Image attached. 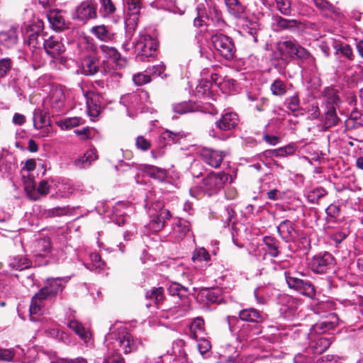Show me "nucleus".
<instances>
[{"mask_svg": "<svg viewBox=\"0 0 363 363\" xmlns=\"http://www.w3.org/2000/svg\"><path fill=\"white\" fill-rule=\"evenodd\" d=\"M50 300L45 297L40 291L32 298L30 306V319L36 322L43 314L46 305Z\"/></svg>", "mask_w": 363, "mask_h": 363, "instance_id": "dca6fc26", "label": "nucleus"}, {"mask_svg": "<svg viewBox=\"0 0 363 363\" xmlns=\"http://www.w3.org/2000/svg\"><path fill=\"white\" fill-rule=\"evenodd\" d=\"M99 70V60L94 57H82L80 72L86 76L94 75Z\"/></svg>", "mask_w": 363, "mask_h": 363, "instance_id": "393cba45", "label": "nucleus"}, {"mask_svg": "<svg viewBox=\"0 0 363 363\" xmlns=\"http://www.w3.org/2000/svg\"><path fill=\"white\" fill-rule=\"evenodd\" d=\"M71 213L72 209H70L69 206L55 207L48 210L46 212V215L48 217H55L67 216L68 214H70Z\"/></svg>", "mask_w": 363, "mask_h": 363, "instance_id": "680f3d73", "label": "nucleus"}, {"mask_svg": "<svg viewBox=\"0 0 363 363\" xmlns=\"http://www.w3.org/2000/svg\"><path fill=\"white\" fill-rule=\"evenodd\" d=\"M232 177L224 172H211L200 184L199 191L208 196L218 193L228 182H232Z\"/></svg>", "mask_w": 363, "mask_h": 363, "instance_id": "423d86ee", "label": "nucleus"}, {"mask_svg": "<svg viewBox=\"0 0 363 363\" xmlns=\"http://www.w3.org/2000/svg\"><path fill=\"white\" fill-rule=\"evenodd\" d=\"M99 14L104 18H110L116 11V6L113 0H99Z\"/></svg>", "mask_w": 363, "mask_h": 363, "instance_id": "4c0bfd02", "label": "nucleus"}, {"mask_svg": "<svg viewBox=\"0 0 363 363\" xmlns=\"http://www.w3.org/2000/svg\"><path fill=\"white\" fill-rule=\"evenodd\" d=\"M206 72H209L206 69L202 71L201 74L205 79H202L196 87L195 94L199 98L209 96L211 94L210 89L212 85L208 79V76H206Z\"/></svg>", "mask_w": 363, "mask_h": 363, "instance_id": "f704fd0d", "label": "nucleus"}, {"mask_svg": "<svg viewBox=\"0 0 363 363\" xmlns=\"http://www.w3.org/2000/svg\"><path fill=\"white\" fill-rule=\"evenodd\" d=\"M55 249L51 246L50 240L48 238H43L37 240L35 243V255L40 257H53Z\"/></svg>", "mask_w": 363, "mask_h": 363, "instance_id": "c85d7f7f", "label": "nucleus"}, {"mask_svg": "<svg viewBox=\"0 0 363 363\" xmlns=\"http://www.w3.org/2000/svg\"><path fill=\"white\" fill-rule=\"evenodd\" d=\"M23 26L25 28H26V32L44 34V23L39 18H33L30 23L27 25L26 23H24Z\"/></svg>", "mask_w": 363, "mask_h": 363, "instance_id": "bf43d9fd", "label": "nucleus"}, {"mask_svg": "<svg viewBox=\"0 0 363 363\" xmlns=\"http://www.w3.org/2000/svg\"><path fill=\"white\" fill-rule=\"evenodd\" d=\"M165 68V65L162 62H160L158 65L148 67L146 72L150 74V76L152 75L163 77L164 76H165V74H164Z\"/></svg>", "mask_w": 363, "mask_h": 363, "instance_id": "774afa93", "label": "nucleus"}, {"mask_svg": "<svg viewBox=\"0 0 363 363\" xmlns=\"http://www.w3.org/2000/svg\"><path fill=\"white\" fill-rule=\"evenodd\" d=\"M239 317V320L242 323H252L253 324H258L266 318V315L264 313L252 308L240 311Z\"/></svg>", "mask_w": 363, "mask_h": 363, "instance_id": "b1692460", "label": "nucleus"}, {"mask_svg": "<svg viewBox=\"0 0 363 363\" xmlns=\"http://www.w3.org/2000/svg\"><path fill=\"white\" fill-rule=\"evenodd\" d=\"M335 264V259L328 252L314 256L309 262V267L316 274H324L332 269Z\"/></svg>", "mask_w": 363, "mask_h": 363, "instance_id": "4468645a", "label": "nucleus"}, {"mask_svg": "<svg viewBox=\"0 0 363 363\" xmlns=\"http://www.w3.org/2000/svg\"><path fill=\"white\" fill-rule=\"evenodd\" d=\"M90 33L97 39L105 43L112 42L115 38V33L104 24L91 27Z\"/></svg>", "mask_w": 363, "mask_h": 363, "instance_id": "a878e982", "label": "nucleus"}, {"mask_svg": "<svg viewBox=\"0 0 363 363\" xmlns=\"http://www.w3.org/2000/svg\"><path fill=\"white\" fill-rule=\"evenodd\" d=\"M339 325V318L335 313L329 314L325 320L313 325L308 333V350L313 354L324 352L331 345V339L323 334L334 330Z\"/></svg>", "mask_w": 363, "mask_h": 363, "instance_id": "f03ea898", "label": "nucleus"}, {"mask_svg": "<svg viewBox=\"0 0 363 363\" xmlns=\"http://www.w3.org/2000/svg\"><path fill=\"white\" fill-rule=\"evenodd\" d=\"M227 155V151L208 147H203L200 151L203 162L213 168H218Z\"/></svg>", "mask_w": 363, "mask_h": 363, "instance_id": "2eb2a0df", "label": "nucleus"}, {"mask_svg": "<svg viewBox=\"0 0 363 363\" xmlns=\"http://www.w3.org/2000/svg\"><path fill=\"white\" fill-rule=\"evenodd\" d=\"M210 259L211 256L204 247L196 248L193 252L192 259L195 262H207L209 261Z\"/></svg>", "mask_w": 363, "mask_h": 363, "instance_id": "052dcab7", "label": "nucleus"}, {"mask_svg": "<svg viewBox=\"0 0 363 363\" xmlns=\"http://www.w3.org/2000/svg\"><path fill=\"white\" fill-rule=\"evenodd\" d=\"M83 92L84 91L83 90ZM86 100L87 113L91 118V120H94L99 115L101 111V106L98 104L99 99L94 93L88 91L84 93Z\"/></svg>", "mask_w": 363, "mask_h": 363, "instance_id": "bb28decb", "label": "nucleus"}, {"mask_svg": "<svg viewBox=\"0 0 363 363\" xmlns=\"http://www.w3.org/2000/svg\"><path fill=\"white\" fill-rule=\"evenodd\" d=\"M148 102L149 94L143 89L131 94H124L121 98V103L126 107L127 113L129 116H133L135 113L138 111L143 112L144 106Z\"/></svg>", "mask_w": 363, "mask_h": 363, "instance_id": "6e6552de", "label": "nucleus"}, {"mask_svg": "<svg viewBox=\"0 0 363 363\" xmlns=\"http://www.w3.org/2000/svg\"><path fill=\"white\" fill-rule=\"evenodd\" d=\"M97 159L95 150L87 151L82 157L77 159L75 164L79 168H86L90 166L91 163Z\"/></svg>", "mask_w": 363, "mask_h": 363, "instance_id": "c03bdc74", "label": "nucleus"}, {"mask_svg": "<svg viewBox=\"0 0 363 363\" xmlns=\"http://www.w3.org/2000/svg\"><path fill=\"white\" fill-rule=\"evenodd\" d=\"M75 18L83 22L96 19L97 15V4L95 0H84L75 9Z\"/></svg>", "mask_w": 363, "mask_h": 363, "instance_id": "ddd939ff", "label": "nucleus"}, {"mask_svg": "<svg viewBox=\"0 0 363 363\" xmlns=\"http://www.w3.org/2000/svg\"><path fill=\"white\" fill-rule=\"evenodd\" d=\"M298 44L293 40H288L281 42L279 48L282 55H288L290 57H295L296 50Z\"/></svg>", "mask_w": 363, "mask_h": 363, "instance_id": "a19ab883", "label": "nucleus"}, {"mask_svg": "<svg viewBox=\"0 0 363 363\" xmlns=\"http://www.w3.org/2000/svg\"><path fill=\"white\" fill-rule=\"evenodd\" d=\"M67 324V327L73 330L86 346L92 347L94 345L91 333L85 330L82 323L74 318L69 320Z\"/></svg>", "mask_w": 363, "mask_h": 363, "instance_id": "aec40b11", "label": "nucleus"}, {"mask_svg": "<svg viewBox=\"0 0 363 363\" xmlns=\"http://www.w3.org/2000/svg\"><path fill=\"white\" fill-rule=\"evenodd\" d=\"M185 133L183 131L172 132L170 130L162 131L157 140V149L151 151V155L153 158L156 159L162 157L164 155L163 148L172 143H179L182 138L185 137Z\"/></svg>", "mask_w": 363, "mask_h": 363, "instance_id": "f8f14e48", "label": "nucleus"}, {"mask_svg": "<svg viewBox=\"0 0 363 363\" xmlns=\"http://www.w3.org/2000/svg\"><path fill=\"white\" fill-rule=\"evenodd\" d=\"M9 266L13 269L21 271L30 267L31 262L23 255H18L10 259Z\"/></svg>", "mask_w": 363, "mask_h": 363, "instance_id": "ea45409f", "label": "nucleus"}, {"mask_svg": "<svg viewBox=\"0 0 363 363\" xmlns=\"http://www.w3.org/2000/svg\"><path fill=\"white\" fill-rule=\"evenodd\" d=\"M43 47L48 55L55 58L65 51V46L58 38L50 36L48 38H43Z\"/></svg>", "mask_w": 363, "mask_h": 363, "instance_id": "412c9836", "label": "nucleus"}, {"mask_svg": "<svg viewBox=\"0 0 363 363\" xmlns=\"http://www.w3.org/2000/svg\"><path fill=\"white\" fill-rule=\"evenodd\" d=\"M263 242L266 245V250L273 257H277L279 255L278 241L273 237L265 236Z\"/></svg>", "mask_w": 363, "mask_h": 363, "instance_id": "8fccbe9b", "label": "nucleus"}, {"mask_svg": "<svg viewBox=\"0 0 363 363\" xmlns=\"http://www.w3.org/2000/svg\"><path fill=\"white\" fill-rule=\"evenodd\" d=\"M239 118L234 112H226L216 122L218 131L212 130L209 134L211 136L220 140H227L231 135V131L238 124Z\"/></svg>", "mask_w": 363, "mask_h": 363, "instance_id": "0eeeda50", "label": "nucleus"}, {"mask_svg": "<svg viewBox=\"0 0 363 363\" xmlns=\"http://www.w3.org/2000/svg\"><path fill=\"white\" fill-rule=\"evenodd\" d=\"M33 125L35 128H41L46 125V117L43 116L40 110H35L33 112Z\"/></svg>", "mask_w": 363, "mask_h": 363, "instance_id": "338daca9", "label": "nucleus"}, {"mask_svg": "<svg viewBox=\"0 0 363 363\" xmlns=\"http://www.w3.org/2000/svg\"><path fill=\"white\" fill-rule=\"evenodd\" d=\"M277 231L279 235L286 242L293 241L297 236L296 230L294 228L293 223L289 220H285L281 222L277 226Z\"/></svg>", "mask_w": 363, "mask_h": 363, "instance_id": "cd10ccee", "label": "nucleus"}, {"mask_svg": "<svg viewBox=\"0 0 363 363\" xmlns=\"http://www.w3.org/2000/svg\"><path fill=\"white\" fill-rule=\"evenodd\" d=\"M48 19L52 28L57 31H60L65 27V21L60 12H50L48 14Z\"/></svg>", "mask_w": 363, "mask_h": 363, "instance_id": "58836bf2", "label": "nucleus"}, {"mask_svg": "<svg viewBox=\"0 0 363 363\" xmlns=\"http://www.w3.org/2000/svg\"><path fill=\"white\" fill-rule=\"evenodd\" d=\"M50 104L51 108L55 113L62 111L65 104V94L62 86H56L52 89L50 96Z\"/></svg>", "mask_w": 363, "mask_h": 363, "instance_id": "4be33fe9", "label": "nucleus"}, {"mask_svg": "<svg viewBox=\"0 0 363 363\" xmlns=\"http://www.w3.org/2000/svg\"><path fill=\"white\" fill-rule=\"evenodd\" d=\"M145 171L152 177L159 181L165 180L167 174L163 169L152 165H147L145 167Z\"/></svg>", "mask_w": 363, "mask_h": 363, "instance_id": "864d4df0", "label": "nucleus"}, {"mask_svg": "<svg viewBox=\"0 0 363 363\" xmlns=\"http://www.w3.org/2000/svg\"><path fill=\"white\" fill-rule=\"evenodd\" d=\"M211 43L217 53L227 60L234 57L235 45L232 39L222 33H216L211 36Z\"/></svg>", "mask_w": 363, "mask_h": 363, "instance_id": "9b49d317", "label": "nucleus"}, {"mask_svg": "<svg viewBox=\"0 0 363 363\" xmlns=\"http://www.w3.org/2000/svg\"><path fill=\"white\" fill-rule=\"evenodd\" d=\"M105 343L110 354L103 363H123L121 354L116 352L128 354L135 351L141 345L140 340L135 339L121 323H115L110 328Z\"/></svg>", "mask_w": 363, "mask_h": 363, "instance_id": "f257e3e1", "label": "nucleus"}, {"mask_svg": "<svg viewBox=\"0 0 363 363\" xmlns=\"http://www.w3.org/2000/svg\"><path fill=\"white\" fill-rule=\"evenodd\" d=\"M91 264L87 267L90 270H96L100 272L104 270L106 267V263L101 259V256L96 252H92L89 255Z\"/></svg>", "mask_w": 363, "mask_h": 363, "instance_id": "5fc2aeb1", "label": "nucleus"}, {"mask_svg": "<svg viewBox=\"0 0 363 363\" xmlns=\"http://www.w3.org/2000/svg\"><path fill=\"white\" fill-rule=\"evenodd\" d=\"M18 41L17 28H11L8 30L0 32V43L5 47L12 48Z\"/></svg>", "mask_w": 363, "mask_h": 363, "instance_id": "2f4dec72", "label": "nucleus"}, {"mask_svg": "<svg viewBox=\"0 0 363 363\" xmlns=\"http://www.w3.org/2000/svg\"><path fill=\"white\" fill-rule=\"evenodd\" d=\"M327 194L325 189L323 187H316L307 192L306 197L308 202L316 203L318 201L325 196Z\"/></svg>", "mask_w": 363, "mask_h": 363, "instance_id": "6e6d98bb", "label": "nucleus"}, {"mask_svg": "<svg viewBox=\"0 0 363 363\" xmlns=\"http://www.w3.org/2000/svg\"><path fill=\"white\" fill-rule=\"evenodd\" d=\"M146 296L147 298L153 300L158 305L162 303L164 298L163 289L161 287L153 288L150 292L147 293Z\"/></svg>", "mask_w": 363, "mask_h": 363, "instance_id": "0e129e2a", "label": "nucleus"}, {"mask_svg": "<svg viewBox=\"0 0 363 363\" xmlns=\"http://www.w3.org/2000/svg\"><path fill=\"white\" fill-rule=\"evenodd\" d=\"M45 34H39V33H33L26 32L25 41L33 48H38L41 45H43V38H45Z\"/></svg>", "mask_w": 363, "mask_h": 363, "instance_id": "09e8293b", "label": "nucleus"}, {"mask_svg": "<svg viewBox=\"0 0 363 363\" xmlns=\"http://www.w3.org/2000/svg\"><path fill=\"white\" fill-rule=\"evenodd\" d=\"M323 97L328 106H337L340 101L337 91L332 87H326L324 89Z\"/></svg>", "mask_w": 363, "mask_h": 363, "instance_id": "de8ad7c7", "label": "nucleus"}, {"mask_svg": "<svg viewBox=\"0 0 363 363\" xmlns=\"http://www.w3.org/2000/svg\"><path fill=\"white\" fill-rule=\"evenodd\" d=\"M284 276L288 286L290 289L309 298H313L315 296V289L312 283L310 281L304 280L299 277V276H304L303 273L291 274L289 272H285Z\"/></svg>", "mask_w": 363, "mask_h": 363, "instance_id": "9d476101", "label": "nucleus"}, {"mask_svg": "<svg viewBox=\"0 0 363 363\" xmlns=\"http://www.w3.org/2000/svg\"><path fill=\"white\" fill-rule=\"evenodd\" d=\"M228 323L230 332L239 342L252 339L262 332L259 325L242 323L235 317H228Z\"/></svg>", "mask_w": 363, "mask_h": 363, "instance_id": "39448f33", "label": "nucleus"}, {"mask_svg": "<svg viewBox=\"0 0 363 363\" xmlns=\"http://www.w3.org/2000/svg\"><path fill=\"white\" fill-rule=\"evenodd\" d=\"M68 279L66 278H50L48 279L46 285L40 290V291L48 299L57 295L63 289L62 281H67Z\"/></svg>", "mask_w": 363, "mask_h": 363, "instance_id": "6ab92c4d", "label": "nucleus"}, {"mask_svg": "<svg viewBox=\"0 0 363 363\" xmlns=\"http://www.w3.org/2000/svg\"><path fill=\"white\" fill-rule=\"evenodd\" d=\"M77 48L82 57L90 56L95 50V45L91 38L83 36L78 41Z\"/></svg>", "mask_w": 363, "mask_h": 363, "instance_id": "473e14b6", "label": "nucleus"}, {"mask_svg": "<svg viewBox=\"0 0 363 363\" xmlns=\"http://www.w3.org/2000/svg\"><path fill=\"white\" fill-rule=\"evenodd\" d=\"M99 50L104 57L112 60L117 67L121 69L126 66V59L121 57L116 48L103 44L99 46Z\"/></svg>", "mask_w": 363, "mask_h": 363, "instance_id": "a211bd4d", "label": "nucleus"}, {"mask_svg": "<svg viewBox=\"0 0 363 363\" xmlns=\"http://www.w3.org/2000/svg\"><path fill=\"white\" fill-rule=\"evenodd\" d=\"M145 201V206L150 218L147 227L152 232L157 233L164 228L166 220L171 217L170 212L164 208L162 202L152 203L150 196H147Z\"/></svg>", "mask_w": 363, "mask_h": 363, "instance_id": "7ed1b4c3", "label": "nucleus"}, {"mask_svg": "<svg viewBox=\"0 0 363 363\" xmlns=\"http://www.w3.org/2000/svg\"><path fill=\"white\" fill-rule=\"evenodd\" d=\"M173 111L179 114H185L188 113L199 111V106L192 101H183L172 104Z\"/></svg>", "mask_w": 363, "mask_h": 363, "instance_id": "e433bc0d", "label": "nucleus"}, {"mask_svg": "<svg viewBox=\"0 0 363 363\" xmlns=\"http://www.w3.org/2000/svg\"><path fill=\"white\" fill-rule=\"evenodd\" d=\"M126 32L132 34L138 26L140 15V0H123Z\"/></svg>", "mask_w": 363, "mask_h": 363, "instance_id": "1a4fd4ad", "label": "nucleus"}, {"mask_svg": "<svg viewBox=\"0 0 363 363\" xmlns=\"http://www.w3.org/2000/svg\"><path fill=\"white\" fill-rule=\"evenodd\" d=\"M84 119L80 117L66 118L57 122V125L62 130H69L82 125Z\"/></svg>", "mask_w": 363, "mask_h": 363, "instance_id": "49530a36", "label": "nucleus"}, {"mask_svg": "<svg viewBox=\"0 0 363 363\" xmlns=\"http://www.w3.org/2000/svg\"><path fill=\"white\" fill-rule=\"evenodd\" d=\"M55 184V179L54 178L42 180L39 183L38 188H36L38 196L39 197L40 196H45L50 192L54 191Z\"/></svg>", "mask_w": 363, "mask_h": 363, "instance_id": "a18cd8bd", "label": "nucleus"}, {"mask_svg": "<svg viewBox=\"0 0 363 363\" xmlns=\"http://www.w3.org/2000/svg\"><path fill=\"white\" fill-rule=\"evenodd\" d=\"M254 295L258 303L264 304L270 296L269 289L267 286H258L255 289Z\"/></svg>", "mask_w": 363, "mask_h": 363, "instance_id": "13d9d810", "label": "nucleus"}, {"mask_svg": "<svg viewBox=\"0 0 363 363\" xmlns=\"http://www.w3.org/2000/svg\"><path fill=\"white\" fill-rule=\"evenodd\" d=\"M190 223L186 220H179L174 227L173 233L177 240L183 239L190 231Z\"/></svg>", "mask_w": 363, "mask_h": 363, "instance_id": "79ce46f5", "label": "nucleus"}, {"mask_svg": "<svg viewBox=\"0 0 363 363\" xmlns=\"http://www.w3.org/2000/svg\"><path fill=\"white\" fill-rule=\"evenodd\" d=\"M204 322L200 318H196L190 325V330L193 337L196 339L202 337L204 334Z\"/></svg>", "mask_w": 363, "mask_h": 363, "instance_id": "4d7b16f0", "label": "nucleus"}, {"mask_svg": "<svg viewBox=\"0 0 363 363\" xmlns=\"http://www.w3.org/2000/svg\"><path fill=\"white\" fill-rule=\"evenodd\" d=\"M238 346L227 345L224 349L223 354L220 355V361L218 363H252L253 357L251 356L239 357Z\"/></svg>", "mask_w": 363, "mask_h": 363, "instance_id": "f3484780", "label": "nucleus"}, {"mask_svg": "<svg viewBox=\"0 0 363 363\" xmlns=\"http://www.w3.org/2000/svg\"><path fill=\"white\" fill-rule=\"evenodd\" d=\"M313 1L320 12L327 17L333 18L339 16L340 14L339 9L327 0H313Z\"/></svg>", "mask_w": 363, "mask_h": 363, "instance_id": "c756f323", "label": "nucleus"}, {"mask_svg": "<svg viewBox=\"0 0 363 363\" xmlns=\"http://www.w3.org/2000/svg\"><path fill=\"white\" fill-rule=\"evenodd\" d=\"M296 150V147L295 145H288L280 148L265 150L262 153V157H286L289 155H293L295 152Z\"/></svg>", "mask_w": 363, "mask_h": 363, "instance_id": "72a5a7b5", "label": "nucleus"}, {"mask_svg": "<svg viewBox=\"0 0 363 363\" xmlns=\"http://www.w3.org/2000/svg\"><path fill=\"white\" fill-rule=\"evenodd\" d=\"M55 184L53 191H55V194H53L51 196L52 197H67L72 194L74 191L72 185L68 182H65L64 180L60 181L55 179Z\"/></svg>", "mask_w": 363, "mask_h": 363, "instance_id": "7c9ffc66", "label": "nucleus"}, {"mask_svg": "<svg viewBox=\"0 0 363 363\" xmlns=\"http://www.w3.org/2000/svg\"><path fill=\"white\" fill-rule=\"evenodd\" d=\"M335 49L337 52H340L341 55L345 57L349 60H352L354 55L351 47L347 44L335 45Z\"/></svg>", "mask_w": 363, "mask_h": 363, "instance_id": "69168bd1", "label": "nucleus"}, {"mask_svg": "<svg viewBox=\"0 0 363 363\" xmlns=\"http://www.w3.org/2000/svg\"><path fill=\"white\" fill-rule=\"evenodd\" d=\"M23 181L25 191H26L28 197L31 200L34 201L39 199V196H38L36 191V188L35 186L33 179L26 175L25 178L23 177Z\"/></svg>", "mask_w": 363, "mask_h": 363, "instance_id": "603ef678", "label": "nucleus"}, {"mask_svg": "<svg viewBox=\"0 0 363 363\" xmlns=\"http://www.w3.org/2000/svg\"><path fill=\"white\" fill-rule=\"evenodd\" d=\"M167 289L171 296H178L179 298L184 296L183 292L186 293L187 291V289L186 287L177 282L171 283Z\"/></svg>", "mask_w": 363, "mask_h": 363, "instance_id": "e2e57ef3", "label": "nucleus"}, {"mask_svg": "<svg viewBox=\"0 0 363 363\" xmlns=\"http://www.w3.org/2000/svg\"><path fill=\"white\" fill-rule=\"evenodd\" d=\"M159 42L155 37L140 32L134 43L136 59L140 62H149L157 57Z\"/></svg>", "mask_w": 363, "mask_h": 363, "instance_id": "20e7f679", "label": "nucleus"}, {"mask_svg": "<svg viewBox=\"0 0 363 363\" xmlns=\"http://www.w3.org/2000/svg\"><path fill=\"white\" fill-rule=\"evenodd\" d=\"M184 345V342L182 340L173 342L171 351L167 352V355L170 357L169 362L172 359L174 363H189Z\"/></svg>", "mask_w": 363, "mask_h": 363, "instance_id": "5701e85b", "label": "nucleus"}, {"mask_svg": "<svg viewBox=\"0 0 363 363\" xmlns=\"http://www.w3.org/2000/svg\"><path fill=\"white\" fill-rule=\"evenodd\" d=\"M339 121V118L336 114L335 106H328V110L325 113V118L323 119V128L327 130L328 128L335 125Z\"/></svg>", "mask_w": 363, "mask_h": 363, "instance_id": "37998d69", "label": "nucleus"}, {"mask_svg": "<svg viewBox=\"0 0 363 363\" xmlns=\"http://www.w3.org/2000/svg\"><path fill=\"white\" fill-rule=\"evenodd\" d=\"M270 90L274 96H283L288 91V86L286 83L280 79H277L272 83Z\"/></svg>", "mask_w": 363, "mask_h": 363, "instance_id": "3c124183", "label": "nucleus"}, {"mask_svg": "<svg viewBox=\"0 0 363 363\" xmlns=\"http://www.w3.org/2000/svg\"><path fill=\"white\" fill-rule=\"evenodd\" d=\"M228 11L235 18H242L245 14V7L238 0H224Z\"/></svg>", "mask_w": 363, "mask_h": 363, "instance_id": "c9c22d12", "label": "nucleus"}]
</instances>
